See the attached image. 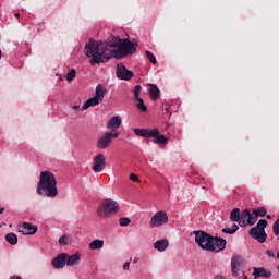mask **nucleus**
<instances>
[{
	"instance_id": "nucleus-1",
	"label": "nucleus",
	"mask_w": 279,
	"mask_h": 279,
	"mask_svg": "<svg viewBox=\"0 0 279 279\" xmlns=\"http://www.w3.org/2000/svg\"><path fill=\"white\" fill-rule=\"evenodd\" d=\"M132 53H136L134 44L130 39H121L119 37H116L112 44L89 39L85 45V54L87 58H92V66L108 62L111 58L121 59L132 56Z\"/></svg>"
},
{
	"instance_id": "nucleus-2",
	"label": "nucleus",
	"mask_w": 279,
	"mask_h": 279,
	"mask_svg": "<svg viewBox=\"0 0 279 279\" xmlns=\"http://www.w3.org/2000/svg\"><path fill=\"white\" fill-rule=\"evenodd\" d=\"M39 178L37 193L41 197H50L51 199L58 197V181L56 180V175L49 171H43Z\"/></svg>"
},
{
	"instance_id": "nucleus-3",
	"label": "nucleus",
	"mask_w": 279,
	"mask_h": 279,
	"mask_svg": "<svg viewBox=\"0 0 279 279\" xmlns=\"http://www.w3.org/2000/svg\"><path fill=\"white\" fill-rule=\"evenodd\" d=\"M119 203L113 201L112 198L104 199L97 208L98 217H104L105 219L108 217H112V215H117L119 213Z\"/></svg>"
},
{
	"instance_id": "nucleus-4",
	"label": "nucleus",
	"mask_w": 279,
	"mask_h": 279,
	"mask_svg": "<svg viewBox=\"0 0 279 279\" xmlns=\"http://www.w3.org/2000/svg\"><path fill=\"white\" fill-rule=\"evenodd\" d=\"M193 234H195V242L202 250H205L206 252H216L215 236L204 231H193Z\"/></svg>"
},
{
	"instance_id": "nucleus-5",
	"label": "nucleus",
	"mask_w": 279,
	"mask_h": 279,
	"mask_svg": "<svg viewBox=\"0 0 279 279\" xmlns=\"http://www.w3.org/2000/svg\"><path fill=\"white\" fill-rule=\"evenodd\" d=\"M267 220L260 219L256 227H253L250 230V236H252V239H255V241H258V243H265V241H267V232H265V228H267Z\"/></svg>"
},
{
	"instance_id": "nucleus-6",
	"label": "nucleus",
	"mask_w": 279,
	"mask_h": 279,
	"mask_svg": "<svg viewBox=\"0 0 279 279\" xmlns=\"http://www.w3.org/2000/svg\"><path fill=\"white\" fill-rule=\"evenodd\" d=\"M113 138H119V132H105L96 143L98 149H108Z\"/></svg>"
},
{
	"instance_id": "nucleus-7",
	"label": "nucleus",
	"mask_w": 279,
	"mask_h": 279,
	"mask_svg": "<svg viewBox=\"0 0 279 279\" xmlns=\"http://www.w3.org/2000/svg\"><path fill=\"white\" fill-rule=\"evenodd\" d=\"M169 221V216H167V211H157L149 220L150 228H160V226H165Z\"/></svg>"
},
{
	"instance_id": "nucleus-8",
	"label": "nucleus",
	"mask_w": 279,
	"mask_h": 279,
	"mask_svg": "<svg viewBox=\"0 0 279 279\" xmlns=\"http://www.w3.org/2000/svg\"><path fill=\"white\" fill-rule=\"evenodd\" d=\"M92 169L95 173H101L106 169V156L104 154H98L94 157Z\"/></svg>"
},
{
	"instance_id": "nucleus-9",
	"label": "nucleus",
	"mask_w": 279,
	"mask_h": 279,
	"mask_svg": "<svg viewBox=\"0 0 279 279\" xmlns=\"http://www.w3.org/2000/svg\"><path fill=\"white\" fill-rule=\"evenodd\" d=\"M117 77L118 80H124L125 82H128L129 80H132V77H134V72L128 70V68H125L123 63H119L117 65Z\"/></svg>"
},
{
	"instance_id": "nucleus-10",
	"label": "nucleus",
	"mask_w": 279,
	"mask_h": 279,
	"mask_svg": "<svg viewBox=\"0 0 279 279\" xmlns=\"http://www.w3.org/2000/svg\"><path fill=\"white\" fill-rule=\"evenodd\" d=\"M68 256L69 253L58 254L51 262L52 267H54V269H64Z\"/></svg>"
},
{
	"instance_id": "nucleus-11",
	"label": "nucleus",
	"mask_w": 279,
	"mask_h": 279,
	"mask_svg": "<svg viewBox=\"0 0 279 279\" xmlns=\"http://www.w3.org/2000/svg\"><path fill=\"white\" fill-rule=\"evenodd\" d=\"M241 265H243V258L239 255L233 256L231 259V271L235 278L239 276V268Z\"/></svg>"
},
{
	"instance_id": "nucleus-12",
	"label": "nucleus",
	"mask_w": 279,
	"mask_h": 279,
	"mask_svg": "<svg viewBox=\"0 0 279 279\" xmlns=\"http://www.w3.org/2000/svg\"><path fill=\"white\" fill-rule=\"evenodd\" d=\"M19 232L23 234H36V232H38V227L29 222H24L22 226L19 227Z\"/></svg>"
},
{
	"instance_id": "nucleus-13",
	"label": "nucleus",
	"mask_w": 279,
	"mask_h": 279,
	"mask_svg": "<svg viewBox=\"0 0 279 279\" xmlns=\"http://www.w3.org/2000/svg\"><path fill=\"white\" fill-rule=\"evenodd\" d=\"M252 276H254V279L271 278V271L265 269L264 267H254Z\"/></svg>"
},
{
	"instance_id": "nucleus-14",
	"label": "nucleus",
	"mask_w": 279,
	"mask_h": 279,
	"mask_svg": "<svg viewBox=\"0 0 279 279\" xmlns=\"http://www.w3.org/2000/svg\"><path fill=\"white\" fill-rule=\"evenodd\" d=\"M122 119L119 116H114L107 122V130H119L121 128Z\"/></svg>"
},
{
	"instance_id": "nucleus-15",
	"label": "nucleus",
	"mask_w": 279,
	"mask_h": 279,
	"mask_svg": "<svg viewBox=\"0 0 279 279\" xmlns=\"http://www.w3.org/2000/svg\"><path fill=\"white\" fill-rule=\"evenodd\" d=\"M228 244V242L219 236H214V246L216 247L215 252H223V248L226 247V245Z\"/></svg>"
},
{
	"instance_id": "nucleus-16",
	"label": "nucleus",
	"mask_w": 279,
	"mask_h": 279,
	"mask_svg": "<svg viewBox=\"0 0 279 279\" xmlns=\"http://www.w3.org/2000/svg\"><path fill=\"white\" fill-rule=\"evenodd\" d=\"M65 265L68 267H74V265H80V253H75L73 255L68 254Z\"/></svg>"
},
{
	"instance_id": "nucleus-17",
	"label": "nucleus",
	"mask_w": 279,
	"mask_h": 279,
	"mask_svg": "<svg viewBox=\"0 0 279 279\" xmlns=\"http://www.w3.org/2000/svg\"><path fill=\"white\" fill-rule=\"evenodd\" d=\"M101 102V100L99 98H97V96H94L89 99H87L83 106H82V110H88V108L93 107V106H99Z\"/></svg>"
},
{
	"instance_id": "nucleus-18",
	"label": "nucleus",
	"mask_w": 279,
	"mask_h": 279,
	"mask_svg": "<svg viewBox=\"0 0 279 279\" xmlns=\"http://www.w3.org/2000/svg\"><path fill=\"white\" fill-rule=\"evenodd\" d=\"M250 219V209H244L240 213L239 226L241 228L247 227V220Z\"/></svg>"
},
{
	"instance_id": "nucleus-19",
	"label": "nucleus",
	"mask_w": 279,
	"mask_h": 279,
	"mask_svg": "<svg viewBox=\"0 0 279 279\" xmlns=\"http://www.w3.org/2000/svg\"><path fill=\"white\" fill-rule=\"evenodd\" d=\"M155 250L165 252L169 247V240H158L154 243Z\"/></svg>"
},
{
	"instance_id": "nucleus-20",
	"label": "nucleus",
	"mask_w": 279,
	"mask_h": 279,
	"mask_svg": "<svg viewBox=\"0 0 279 279\" xmlns=\"http://www.w3.org/2000/svg\"><path fill=\"white\" fill-rule=\"evenodd\" d=\"M106 95V87H104V85L98 84L96 86V92H95V96L97 99H99L100 101H104V97Z\"/></svg>"
},
{
	"instance_id": "nucleus-21",
	"label": "nucleus",
	"mask_w": 279,
	"mask_h": 279,
	"mask_svg": "<svg viewBox=\"0 0 279 279\" xmlns=\"http://www.w3.org/2000/svg\"><path fill=\"white\" fill-rule=\"evenodd\" d=\"M153 143L155 145H167V143H169V138L165 135L157 134L153 140Z\"/></svg>"
},
{
	"instance_id": "nucleus-22",
	"label": "nucleus",
	"mask_w": 279,
	"mask_h": 279,
	"mask_svg": "<svg viewBox=\"0 0 279 279\" xmlns=\"http://www.w3.org/2000/svg\"><path fill=\"white\" fill-rule=\"evenodd\" d=\"M149 95H150L151 99L154 101H156L158 99V97H160V89L158 88V86L150 85Z\"/></svg>"
},
{
	"instance_id": "nucleus-23",
	"label": "nucleus",
	"mask_w": 279,
	"mask_h": 279,
	"mask_svg": "<svg viewBox=\"0 0 279 279\" xmlns=\"http://www.w3.org/2000/svg\"><path fill=\"white\" fill-rule=\"evenodd\" d=\"M230 220L239 223V221L241 220V209L240 208H234L230 213Z\"/></svg>"
},
{
	"instance_id": "nucleus-24",
	"label": "nucleus",
	"mask_w": 279,
	"mask_h": 279,
	"mask_svg": "<svg viewBox=\"0 0 279 279\" xmlns=\"http://www.w3.org/2000/svg\"><path fill=\"white\" fill-rule=\"evenodd\" d=\"M7 243H10V245H16L19 243V236H16L15 233H8L5 235Z\"/></svg>"
},
{
	"instance_id": "nucleus-25",
	"label": "nucleus",
	"mask_w": 279,
	"mask_h": 279,
	"mask_svg": "<svg viewBox=\"0 0 279 279\" xmlns=\"http://www.w3.org/2000/svg\"><path fill=\"white\" fill-rule=\"evenodd\" d=\"M104 248V240H94L89 244V250H102Z\"/></svg>"
},
{
	"instance_id": "nucleus-26",
	"label": "nucleus",
	"mask_w": 279,
	"mask_h": 279,
	"mask_svg": "<svg viewBox=\"0 0 279 279\" xmlns=\"http://www.w3.org/2000/svg\"><path fill=\"white\" fill-rule=\"evenodd\" d=\"M160 134V130L158 128L146 129V138H156Z\"/></svg>"
},
{
	"instance_id": "nucleus-27",
	"label": "nucleus",
	"mask_w": 279,
	"mask_h": 279,
	"mask_svg": "<svg viewBox=\"0 0 279 279\" xmlns=\"http://www.w3.org/2000/svg\"><path fill=\"white\" fill-rule=\"evenodd\" d=\"M239 231V225L234 223L231 228L222 229L225 234H235Z\"/></svg>"
},
{
	"instance_id": "nucleus-28",
	"label": "nucleus",
	"mask_w": 279,
	"mask_h": 279,
	"mask_svg": "<svg viewBox=\"0 0 279 279\" xmlns=\"http://www.w3.org/2000/svg\"><path fill=\"white\" fill-rule=\"evenodd\" d=\"M135 101H137L136 108H138L141 112H147V106H145V101L143 100V98H137L135 99Z\"/></svg>"
},
{
	"instance_id": "nucleus-29",
	"label": "nucleus",
	"mask_w": 279,
	"mask_h": 279,
	"mask_svg": "<svg viewBox=\"0 0 279 279\" xmlns=\"http://www.w3.org/2000/svg\"><path fill=\"white\" fill-rule=\"evenodd\" d=\"M258 221V214H254V211H250V217L247 219V226H254Z\"/></svg>"
},
{
	"instance_id": "nucleus-30",
	"label": "nucleus",
	"mask_w": 279,
	"mask_h": 279,
	"mask_svg": "<svg viewBox=\"0 0 279 279\" xmlns=\"http://www.w3.org/2000/svg\"><path fill=\"white\" fill-rule=\"evenodd\" d=\"M253 215H257V217H267V208L258 207L253 210Z\"/></svg>"
},
{
	"instance_id": "nucleus-31",
	"label": "nucleus",
	"mask_w": 279,
	"mask_h": 279,
	"mask_svg": "<svg viewBox=\"0 0 279 279\" xmlns=\"http://www.w3.org/2000/svg\"><path fill=\"white\" fill-rule=\"evenodd\" d=\"M76 75H77V71H75V69H71L70 73L66 74L65 80L68 82H73Z\"/></svg>"
},
{
	"instance_id": "nucleus-32",
	"label": "nucleus",
	"mask_w": 279,
	"mask_h": 279,
	"mask_svg": "<svg viewBox=\"0 0 279 279\" xmlns=\"http://www.w3.org/2000/svg\"><path fill=\"white\" fill-rule=\"evenodd\" d=\"M145 56H146L147 60H149V62H151V64H156L158 62L156 60V56H154L151 53V51H145Z\"/></svg>"
},
{
	"instance_id": "nucleus-33",
	"label": "nucleus",
	"mask_w": 279,
	"mask_h": 279,
	"mask_svg": "<svg viewBox=\"0 0 279 279\" xmlns=\"http://www.w3.org/2000/svg\"><path fill=\"white\" fill-rule=\"evenodd\" d=\"M134 134H136V136H142L143 138H146L147 129H134Z\"/></svg>"
},
{
	"instance_id": "nucleus-34",
	"label": "nucleus",
	"mask_w": 279,
	"mask_h": 279,
	"mask_svg": "<svg viewBox=\"0 0 279 279\" xmlns=\"http://www.w3.org/2000/svg\"><path fill=\"white\" fill-rule=\"evenodd\" d=\"M143 90V87L141 85H136L134 87V99H141L138 96L141 95V92Z\"/></svg>"
},
{
	"instance_id": "nucleus-35",
	"label": "nucleus",
	"mask_w": 279,
	"mask_h": 279,
	"mask_svg": "<svg viewBox=\"0 0 279 279\" xmlns=\"http://www.w3.org/2000/svg\"><path fill=\"white\" fill-rule=\"evenodd\" d=\"M272 232L275 236H279V219H277L272 225Z\"/></svg>"
},
{
	"instance_id": "nucleus-36",
	"label": "nucleus",
	"mask_w": 279,
	"mask_h": 279,
	"mask_svg": "<svg viewBox=\"0 0 279 279\" xmlns=\"http://www.w3.org/2000/svg\"><path fill=\"white\" fill-rule=\"evenodd\" d=\"M131 222H132V220H130V218H125V217L120 218V220H119V223L121 227L130 226Z\"/></svg>"
},
{
	"instance_id": "nucleus-37",
	"label": "nucleus",
	"mask_w": 279,
	"mask_h": 279,
	"mask_svg": "<svg viewBox=\"0 0 279 279\" xmlns=\"http://www.w3.org/2000/svg\"><path fill=\"white\" fill-rule=\"evenodd\" d=\"M61 245H69V235H63L59 239Z\"/></svg>"
},
{
	"instance_id": "nucleus-38",
	"label": "nucleus",
	"mask_w": 279,
	"mask_h": 279,
	"mask_svg": "<svg viewBox=\"0 0 279 279\" xmlns=\"http://www.w3.org/2000/svg\"><path fill=\"white\" fill-rule=\"evenodd\" d=\"M130 180L132 182H141V180L138 179V175L134 174V173H131L130 174Z\"/></svg>"
},
{
	"instance_id": "nucleus-39",
	"label": "nucleus",
	"mask_w": 279,
	"mask_h": 279,
	"mask_svg": "<svg viewBox=\"0 0 279 279\" xmlns=\"http://www.w3.org/2000/svg\"><path fill=\"white\" fill-rule=\"evenodd\" d=\"M266 256H267L268 258H276V254H275L274 251H271V250H267V251H266Z\"/></svg>"
},
{
	"instance_id": "nucleus-40",
	"label": "nucleus",
	"mask_w": 279,
	"mask_h": 279,
	"mask_svg": "<svg viewBox=\"0 0 279 279\" xmlns=\"http://www.w3.org/2000/svg\"><path fill=\"white\" fill-rule=\"evenodd\" d=\"M123 269L124 271H130V262L124 263Z\"/></svg>"
},
{
	"instance_id": "nucleus-41",
	"label": "nucleus",
	"mask_w": 279,
	"mask_h": 279,
	"mask_svg": "<svg viewBox=\"0 0 279 279\" xmlns=\"http://www.w3.org/2000/svg\"><path fill=\"white\" fill-rule=\"evenodd\" d=\"M10 279H23V277L13 275V276L10 277Z\"/></svg>"
},
{
	"instance_id": "nucleus-42",
	"label": "nucleus",
	"mask_w": 279,
	"mask_h": 279,
	"mask_svg": "<svg viewBox=\"0 0 279 279\" xmlns=\"http://www.w3.org/2000/svg\"><path fill=\"white\" fill-rule=\"evenodd\" d=\"M214 279H226L223 275H217Z\"/></svg>"
},
{
	"instance_id": "nucleus-43",
	"label": "nucleus",
	"mask_w": 279,
	"mask_h": 279,
	"mask_svg": "<svg viewBox=\"0 0 279 279\" xmlns=\"http://www.w3.org/2000/svg\"><path fill=\"white\" fill-rule=\"evenodd\" d=\"M72 110H80V105L72 106Z\"/></svg>"
},
{
	"instance_id": "nucleus-44",
	"label": "nucleus",
	"mask_w": 279,
	"mask_h": 279,
	"mask_svg": "<svg viewBox=\"0 0 279 279\" xmlns=\"http://www.w3.org/2000/svg\"><path fill=\"white\" fill-rule=\"evenodd\" d=\"M242 274H243V279H248L247 275H245V271H242Z\"/></svg>"
},
{
	"instance_id": "nucleus-45",
	"label": "nucleus",
	"mask_w": 279,
	"mask_h": 279,
	"mask_svg": "<svg viewBox=\"0 0 279 279\" xmlns=\"http://www.w3.org/2000/svg\"><path fill=\"white\" fill-rule=\"evenodd\" d=\"M4 208L0 206V215H3Z\"/></svg>"
},
{
	"instance_id": "nucleus-46",
	"label": "nucleus",
	"mask_w": 279,
	"mask_h": 279,
	"mask_svg": "<svg viewBox=\"0 0 279 279\" xmlns=\"http://www.w3.org/2000/svg\"><path fill=\"white\" fill-rule=\"evenodd\" d=\"M15 19H21V14L15 13Z\"/></svg>"
},
{
	"instance_id": "nucleus-47",
	"label": "nucleus",
	"mask_w": 279,
	"mask_h": 279,
	"mask_svg": "<svg viewBox=\"0 0 279 279\" xmlns=\"http://www.w3.org/2000/svg\"><path fill=\"white\" fill-rule=\"evenodd\" d=\"M266 218H267V219H271V215H267Z\"/></svg>"
},
{
	"instance_id": "nucleus-48",
	"label": "nucleus",
	"mask_w": 279,
	"mask_h": 279,
	"mask_svg": "<svg viewBox=\"0 0 279 279\" xmlns=\"http://www.w3.org/2000/svg\"><path fill=\"white\" fill-rule=\"evenodd\" d=\"M134 263H138V258H135V259H134Z\"/></svg>"
},
{
	"instance_id": "nucleus-49",
	"label": "nucleus",
	"mask_w": 279,
	"mask_h": 279,
	"mask_svg": "<svg viewBox=\"0 0 279 279\" xmlns=\"http://www.w3.org/2000/svg\"><path fill=\"white\" fill-rule=\"evenodd\" d=\"M167 114H169V109H166Z\"/></svg>"
},
{
	"instance_id": "nucleus-50",
	"label": "nucleus",
	"mask_w": 279,
	"mask_h": 279,
	"mask_svg": "<svg viewBox=\"0 0 279 279\" xmlns=\"http://www.w3.org/2000/svg\"><path fill=\"white\" fill-rule=\"evenodd\" d=\"M277 258H279V251H278V253H277Z\"/></svg>"
}]
</instances>
